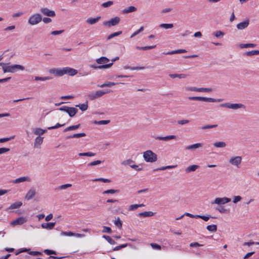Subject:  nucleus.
<instances>
[{"label":"nucleus","instance_id":"59","mask_svg":"<svg viewBox=\"0 0 259 259\" xmlns=\"http://www.w3.org/2000/svg\"><path fill=\"white\" fill-rule=\"evenodd\" d=\"M216 210H218L221 213H227L228 210L223 206H219L216 208Z\"/></svg>","mask_w":259,"mask_h":259},{"label":"nucleus","instance_id":"9","mask_svg":"<svg viewBox=\"0 0 259 259\" xmlns=\"http://www.w3.org/2000/svg\"><path fill=\"white\" fill-rule=\"evenodd\" d=\"M231 201V199L227 197L216 198L211 204H217L218 205L225 204Z\"/></svg>","mask_w":259,"mask_h":259},{"label":"nucleus","instance_id":"60","mask_svg":"<svg viewBox=\"0 0 259 259\" xmlns=\"http://www.w3.org/2000/svg\"><path fill=\"white\" fill-rule=\"evenodd\" d=\"M102 163L101 160H96L88 164V166H94L100 164Z\"/></svg>","mask_w":259,"mask_h":259},{"label":"nucleus","instance_id":"3","mask_svg":"<svg viewBox=\"0 0 259 259\" xmlns=\"http://www.w3.org/2000/svg\"><path fill=\"white\" fill-rule=\"evenodd\" d=\"M41 20V15L39 13H35L29 17L28 20V23L31 25H35L40 22Z\"/></svg>","mask_w":259,"mask_h":259},{"label":"nucleus","instance_id":"58","mask_svg":"<svg viewBox=\"0 0 259 259\" xmlns=\"http://www.w3.org/2000/svg\"><path fill=\"white\" fill-rule=\"evenodd\" d=\"M72 186V185L70 184H66L64 185H62L58 187V189L60 190H64L68 188L71 187Z\"/></svg>","mask_w":259,"mask_h":259},{"label":"nucleus","instance_id":"35","mask_svg":"<svg viewBox=\"0 0 259 259\" xmlns=\"http://www.w3.org/2000/svg\"><path fill=\"white\" fill-rule=\"evenodd\" d=\"M127 246H130V247H132V245L131 244H128V243H126V244H121V245H120L119 246H116L113 249V251H117V250H119L123 248H124L125 247H127Z\"/></svg>","mask_w":259,"mask_h":259},{"label":"nucleus","instance_id":"29","mask_svg":"<svg viewBox=\"0 0 259 259\" xmlns=\"http://www.w3.org/2000/svg\"><path fill=\"white\" fill-rule=\"evenodd\" d=\"M186 52H187V51L186 50L180 49V50H175V51H172L171 52H168L167 53H163V54H165V55H172V54H180V53H186Z\"/></svg>","mask_w":259,"mask_h":259},{"label":"nucleus","instance_id":"32","mask_svg":"<svg viewBox=\"0 0 259 259\" xmlns=\"http://www.w3.org/2000/svg\"><path fill=\"white\" fill-rule=\"evenodd\" d=\"M154 213L152 211H144L138 214L139 216L142 217H152Z\"/></svg>","mask_w":259,"mask_h":259},{"label":"nucleus","instance_id":"48","mask_svg":"<svg viewBox=\"0 0 259 259\" xmlns=\"http://www.w3.org/2000/svg\"><path fill=\"white\" fill-rule=\"evenodd\" d=\"M122 33V31H118V32H114V33H113L111 34H110L108 37H107V39H110L115 36H117L120 34H121Z\"/></svg>","mask_w":259,"mask_h":259},{"label":"nucleus","instance_id":"16","mask_svg":"<svg viewBox=\"0 0 259 259\" xmlns=\"http://www.w3.org/2000/svg\"><path fill=\"white\" fill-rule=\"evenodd\" d=\"M31 178L28 176H26V177H20V178H17V179L14 180L13 181V183H16V184H18V183H22L24 182H31Z\"/></svg>","mask_w":259,"mask_h":259},{"label":"nucleus","instance_id":"27","mask_svg":"<svg viewBox=\"0 0 259 259\" xmlns=\"http://www.w3.org/2000/svg\"><path fill=\"white\" fill-rule=\"evenodd\" d=\"M46 132H47V130H43L41 128H36L34 130V131H33V133L35 135H38V136L42 135Z\"/></svg>","mask_w":259,"mask_h":259},{"label":"nucleus","instance_id":"42","mask_svg":"<svg viewBox=\"0 0 259 259\" xmlns=\"http://www.w3.org/2000/svg\"><path fill=\"white\" fill-rule=\"evenodd\" d=\"M159 27L161 28H163L164 29H167L172 28L174 27V25L173 24L162 23L160 24Z\"/></svg>","mask_w":259,"mask_h":259},{"label":"nucleus","instance_id":"34","mask_svg":"<svg viewBox=\"0 0 259 259\" xmlns=\"http://www.w3.org/2000/svg\"><path fill=\"white\" fill-rule=\"evenodd\" d=\"M137 10V8L134 6H130L128 8L125 9L123 10L122 12L124 14L129 13L131 12H135Z\"/></svg>","mask_w":259,"mask_h":259},{"label":"nucleus","instance_id":"13","mask_svg":"<svg viewBox=\"0 0 259 259\" xmlns=\"http://www.w3.org/2000/svg\"><path fill=\"white\" fill-rule=\"evenodd\" d=\"M26 219L22 217H19L11 223V225L15 226L17 225H21L26 222Z\"/></svg>","mask_w":259,"mask_h":259},{"label":"nucleus","instance_id":"47","mask_svg":"<svg viewBox=\"0 0 259 259\" xmlns=\"http://www.w3.org/2000/svg\"><path fill=\"white\" fill-rule=\"evenodd\" d=\"M52 78L49 76H46V77H39V76H35V80H40V81H45L47 80H50Z\"/></svg>","mask_w":259,"mask_h":259},{"label":"nucleus","instance_id":"36","mask_svg":"<svg viewBox=\"0 0 259 259\" xmlns=\"http://www.w3.org/2000/svg\"><path fill=\"white\" fill-rule=\"evenodd\" d=\"M22 203L21 202H16L10 205L9 207V209H16L19 208L21 206H22Z\"/></svg>","mask_w":259,"mask_h":259},{"label":"nucleus","instance_id":"23","mask_svg":"<svg viewBox=\"0 0 259 259\" xmlns=\"http://www.w3.org/2000/svg\"><path fill=\"white\" fill-rule=\"evenodd\" d=\"M100 19V16H98L96 18H89L86 20V22L89 24L93 25L97 23Z\"/></svg>","mask_w":259,"mask_h":259},{"label":"nucleus","instance_id":"46","mask_svg":"<svg viewBox=\"0 0 259 259\" xmlns=\"http://www.w3.org/2000/svg\"><path fill=\"white\" fill-rule=\"evenodd\" d=\"M103 237L105 238L108 243H109L110 244H115L116 242L114 240H113L110 236L104 235L103 236Z\"/></svg>","mask_w":259,"mask_h":259},{"label":"nucleus","instance_id":"51","mask_svg":"<svg viewBox=\"0 0 259 259\" xmlns=\"http://www.w3.org/2000/svg\"><path fill=\"white\" fill-rule=\"evenodd\" d=\"M119 192L118 190H114V189H109L106 190L103 192V194H114L115 193H118Z\"/></svg>","mask_w":259,"mask_h":259},{"label":"nucleus","instance_id":"6","mask_svg":"<svg viewBox=\"0 0 259 259\" xmlns=\"http://www.w3.org/2000/svg\"><path fill=\"white\" fill-rule=\"evenodd\" d=\"M107 93H108V92H105L102 90L97 91L95 92L89 94L88 95V98L90 100H93L103 96L104 95Z\"/></svg>","mask_w":259,"mask_h":259},{"label":"nucleus","instance_id":"2","mask_svg":"<svg viewBox=\"0 0 259 259\" xmlns=\"http://www.w3.org/2000/svg\"><path fill=\"white\" fill-rule=\"evenodd\" d=\"M144 160L148 162H154L157 159V155L151 150H147L144 152Z\"/></svg>","mask_w":259,"mask_h":259},{"label":"nucleus","instance_id":"26","mask_svg":"<svg viewBox=\"0 0 259 259\" xmlns=\"http://www.w3.org/2000/svg\"><path fill=\"white\" fill-rule=\"evenodd\" d=\"M86 136V134L84 133L74 134L73 135L68 136L66 137V139H69L71 138H78L80 137H83Z\"/></svg>","mask_w":259,"mask_h":259},{"label":"nucleus","instance_id":"20","mask_svg":"<svg viewBox=\"0 0 259 259\" xmlns=\"http://www.w3.org/2000/svg\"><path fill=\"white\" fill-rule=\"evenodd\" d=\"M44 137H41L40 136L37 137L34 142V147L35 148H40V145L42 143Z\"/></svg>","mask_w":259,"mask_h":259},{"label":"nucleus","instance_id":"15","mask_svg":"<svg viewBox=\"0 0 259 259\" xmlns=\"http://www.w3.org/2000/svg\"><path fill=\"white\" fill-rule=\"evenodd\" d=\"M249 24V20L248 19H246L244 21L238 23L236 27L238 30H243L247 28Z\"/></svg>","mask_w":259,"mask_h":259},{"label":"nucleus","instance_id":"44","mask_svg":"<svg viewBox=\"0 0 259 259\" xmlns=\"http://www.w3.org/2000/svg\"><path fill=\"white\" fill-rule=\"evenodd\" d=\"M255 46L256 45L254 44H245L240 45V47L241 48H254Z\"/></svg>","mask_w":259,"mask_h":259},{"label":"nucleus","instance_id":"39","mask_svg":"<svg viewBox=\"0 0 259 259\" xmlns=\"http://www.w3.org/2000/svg\"><path fill=\"white\" fill-rule=\"evenodd\" d=\"M208 231L212 232H215L217 231V226L216 225H208L206 227Z\"/></svg>","mask_w":259,"mask_h":259},{"label":"nucleus","instance_id":"28","mask_svg":"<svg viewBox=\"0 0 259 259\" xmlns=\"http://www.w3.org/2000/svg\"><path fill=\"white\" fill-rule=\"evenodd\" d=\"M188 75L185 74H169V76L171 78H175L178 77L180 79L185 78Z\"/></svg>","mask_w":259,"mask_h":259},{"label":"nucleus","instance_id":"18","mask_svg":"<svg viewBox=\"0 0 259 259\" xmlns=\"http://www.w3.org/2000/svg\"><path fill=\"white\" fill-rule=\"evenodd\" d=\"M56 224L55 222H50V223H44L41 224V227L43 229H46L47 230H51L52 229Z\"/></svg>","mask_w":259,"mask_h":259},{"label":"nucleus","instance_id":"50","mask_svg":"<svg viewBox=\"0 0 259 259\" xmlns=\"http://www.w3.org/2000/svg\"><path fill=\"white\" fill-rule=\"evenodd\" d=\"M218 126L217 124L205 125L201 127L202 130L214 128Z\"/></svg>","mask_w":259,"mask_h":259},{"label":"nucleus","instance_id":"4","mask_svg":"<svg viewBox=\"0 0 259 259\" xmlns=\"http://www.w3.org/2000/svg\"><path fill=\"white\" fill-rule=\"evenodd\" d=\"M219 107H223V108H227L229 109H232L234 110H237L240 108H245V106L240 103H226L219 105Z\"/></svg>","mask_w":259,"mask_h":259},{"label":"nucleus","instance_id":"7","mask_svg":"<svg viewBox=\"0 0 259 259\" xmlns=\"http://www.w3.org/2000/svg\"><path fill=\"white\" fill-rule=\"evenodd\" d=\"M120 21V18L119 17H115L111 19L109 21H104L103 23L104 26L110 27L118 25Z\"/></svg>","mask_w":259,"mask_h":259},{"label":"nucleus","instance_id":"41","mask_svg":"<svg viewBox=\"0 0 259 259\" xmlns=\"http://www.w3.org/2000/svg\"><path fill=\"white\" fill-rule=\"evenodd\" d=\"M259 54V51L258 50H252L249 52H246L245 53L244 55L248 56H251L253 55H256Z\"/></svg>","mask_w":259,"mask_h":259},{"label":"nucleus","instance_id":"38","mask_svg":"<svg viewBox=\"0 0 259 259\" xmlns=\"http://www.w3.org/2000/svg\"><path fill=\"white\" fill-rule=\"evenodd\" d=\"M123 68L125 69H130L132 70H143L145 69L144 67H131L129 66H124Z\"/></svg>","mask_w":259,"mask_h":259},{"label":"nucleus","instance_id":"30","mask_svg":"<svg viewBox=\"0 0 259 259\" xmlns=\"http://www.w3.org/2000/svg\"><path fill=\"white\" fill-rule=\"evenodd\" d=\"M109 60L106 57H101L96 60V62L98 64H102L107 63Z\"/></svg>","mask_w":259,"mask_h":259},{"label":"nucleus","instance_id":"5","mask_svg":"<svg viewBox=\"0 0 259 259\" xmlns=\"http://www.w3.org/2000/svg\"><path fill=\"white\" fill-rule=\"evenodd\" d=\"M188 99L190 100L201 101L207 102H220L222 101V99H215L212 98L203 97H189Z\"/></svg>","mask_w":259,"mask_h":259},{"label":"nucleus","instance_id":"1","mask_svg":"<svg viewBox=\"0 0 259 259\" xmlns=\"http://www.w3.org/2000/svg\"><path fill=\"white\" fill-rule=\"evenodd\" d=\"M0 66H2V69L4 73H15L18 70H24L25 69V67L23 66L18 64H14L9 66L8 65V64L1 63Z\"/></svg>","mask_w":259,"mask_h":259},{"label":"nucleus","instance_id":"62","mask_svg":"<svg viewBox=\"0 0 259 259\" xmlns=\"http://www.w3.org/2000/svg\"><path fill=\"white\" fill-rule=\"evenodd\" d=\"M61 234L64 236H73L74 235V233H73L72 232H61Z\"/></svg>","mask_w":259,"mask_h":259},{"label":"nucleus","instance_id":"64","mask_svg":"<svg viewBox=\"0 0 259 259\" xmlns=\"http://www.w3.org/2000/svg\"><path fill=\"white\" fill-rule=\"evenodd\" d=\"M242 199V197L240 196H235L233 198V202L234 203H237Z\"/></svg>","mask_w":259,"mask_h":259},{"label":"nucleus","instance_id":"31","mask_svg":"<svg viewBox=\"0 0 259 259\" xmlns=\"http://www.w3.org/2000/svg\"><path fill=\"white\" fill-rule=\"evenodd\" d=\"M76 107H78L82 111L87 110L88 108V103L87 101L85 103L79 104L75 106Z\"/></svg>","mask_w":259,"mask_h":259},{"label":"nucleus","instance_id":"21","mask_svg":"<svg viewBox=\"0 0 259 259\" xmlns=\"http://www.w3.org/2000/svg\"><path fill=\"white\" fill-rule=\"evenodd\" d=\"M203 145L202 143H196L186 147L185 149L189 150H194L196 149L202 147Z\"/></svg>","mask_w":259,"mask_h":259},{"label":"nucleus","instance_id":"12","mask_svg":"<svg viewBox=\"0 0 259 259\" xmlns=\"http://www.w3.org/2000/svg\"><path fill=\"white\" fill-rule=\"evenodd\" d=\"M36 189L34 187L31 188L27 192L25 199L27 200H30L32 199L36 194Z\"/></svg>","mask_w":259,"mask_h":259},{"label":"nucleus","instance_id":"43","mask_svg":"<svg viewBox=\"0 0 259 259\" xmlns=\"http://www.w3.org/2000/svg\"><path fill=\"white\" fill-rule=\"evenodd\" d=\"M110 122V121L109 120H100V121L95 120L94 121V123L96 124L102 125V124H107Z\"/></svg>","mask_w":259,"mask_h":259},{"label":"nucleus","instance_id":"25","mask_svg":"<svg viewBox=\"0 0 259 259\" xmlns=\"http://www.w3.org/2000/svg\"><path fill=\"white\" fill-rule=\"evenodd\" d=\"M199 165H191L189 166L185 169V171L186 173H189L191 172L195 171L197 168H199Z\"/></svg>","mask_w":259,"mask_h":259},{"label":"nucleus","instance_id":"61","mask_svg":"<svg viewBox=\"0 0 259 259\" xmlns=\"http://www.w3.org/2000/svg\"><path fill=\"white\" fill-rule=\"evenodd\" d=\"M113 4V2L112 1H108L106 3H103L101 6L104 8H108L112 5Z\"/></svg>","mask_w":259,"mask_h":259},{"label":"nucleus","instance_id":"17","mask_svg":"<svg viewBox=\"0 0 259 259\" xmlns=\"http://www.w3.org/2000/svg\"><path fill=\"white\" fill-rule=\"evenodd\" d=\"M177 136L175 135H169L165 137L157 136L155 137L156 140H162L164 141H167L172 139H176Z\"/></svg>","mask_w":259,"mask_h":259},{"label":"nucleus","instance_id":"33","mask_svg":"<svg viewBox=\"0 0 259 259\" xmlns=\"http://www.w3.org/2000/svg\"><path fill=\"white\" fill-rule=\"evenodd\" d=\"M213 145L217 148H224L226 146V144L224 142L220 141L214 143Z\"/></svg>","mask_w":259,"mask_h":259},{"label":"nucleus","instance_id":"14","mask_svg":"<svg viewBox=\"0 0 259 259\" xmlns=\"http://www.w3.org/2000/svg\"><path fill=\"white\" fill-rule=\"evenodd\" d=\"M64 70V75L66 74H68L70 76H73L75 75L77 73V71L76 69H74L73 68H71L70 67H64L63 68Z\"/></svg>","mask_w":259,"mask_h":259},{"label":"nucleus","instance_id":"63","mask_svg":"<svg viewBox=\"0 0 259 259\" xmlns=\"http://www.w3.org/2000/svg\"><path fill=\"white\" fill-rule=\"evenodd\" d=\"M44 252L48 255L56 254H57V252L53 250H49V249H45L44 250Z\"/></svg>","mask_w":259,"mask_h":259},{"label":"nucleus","instance_id":"19","mask_svg":"<svg viewBox=\"0 0 259 259\" xmlns=\"http://www.w3.org/2000/svg\"><path fill=\"white\" fill-rule=\"evenodd\" d=\"M78 112V109L75 107H68L66 113L68 114L70 117H73Z\"/></svg>","mask_w":259,"mask_h":259},{"label":"nucleus","instance_id":"10","mask_svg":"<svg viewBox=\"0 0 259 259\" xmlns=\"http://www.w3.org/2000/svg\"><path fill=\"white\" fill-rule=\"evenodd\" d=\"M40 12L45 16L48 17H54L56 16L55 12L47 8H42L40 9Z\"/></svg>","mask_w":259,"mask_h":259},{"label":"nucleus","instance_id":"52","mask_svg":"<svg viewBox=\"0 0 259 259\" xmlns=\"http://www.w3.org/2000/svg\"><path fill=\"white\" fill-rule=\"evenodd\" d=\"M133 163L134 161L132 159H129L122 161L121 163L122 165H129L130 166V165H132V163Z\"/></svg>","mask_w":259,"mask_h":259},{"label":"nucleus","instance_id":"53","mask_svg":"<svg viewBox=\"0 0 259 259\" xmlns=\"http://www.w3.org/2000/svg\"><path fill=\"white\" fill-rule=\"evenodd\" d=\"M150 245L152 247V248L154 249L159 250H161V246L156 243H150Z\"/></svg>","mask_w":259,"mask_h":259},{"label":"nucleus","instance_id":"22","mask_svg":"<svg viewBox=\"0 0 259 259\" xmlns=\"http://www.w3.org/2000/svg\"><path fill=\"white\" fill-rule=\"evenodd\" d=\"M124 84V83H122V82L115 83V82H113L107 81V82H105V83H104L103 84H102L101 85H98V87H99L100 88L111 87L113 85H115L116 84Z\"/></svg>","mask_w":259,"mask_h":259},{"label":"nucleus","instance_id":"57","mask_svg":"<svg viewBox=\"0 0 259 259\" xmlns=\"http://www.w3.org/2000/svg\"><path fill=\"white\" fill-rule=\"evenodd\" d=\"M14 137H15V136H13L9 138H1L0 139V143H2L8 142L9 141H10V140L13 139L14 138Z\"/></svg>","mask_w":259,"mask_h":259},{"label":"nucleus","instance_id":"49","mask_svg":"<svg viewBox=\"0 0 259 259\" xmlns=\"http://www.w3.org/2000/svg\"><path fill=\"white\" fill-rule=\"evenodd\" d=\"M211 88H198V92H211L212 91Z\"/></svg>","mask_w":259,"mask_h":259},{"label":"nucleus","instance_id":"40","mask_svg":"<svg viewBox=\"0 0 259 259\" xmlns=\"http://www.w3.org/2000/svg\"><path fill=\"white\" fill-rule=\"evenodd\" d=\"M144 206V204H132L129 206L128 210H131V211H133V210H134L137 209L138 208H139L140 207H142V206Z\"/></svg>","mask_w":259,"mask_h":259},{"label":"nucleus","instance_id":"8","mask_svg":"<svg viewBox=\"0 0 259 259\" xmlns=\"http://www.w3.org/2000/svg\"><path fill=\"white\" fill-rule=\"evenodd\" d=\"M242 161V157L240 156H237L231 157L229 160V163L232 165H234L237 168L240 167V164Z\"/></svg>","mask_w":259,"mask_h":259},{"label":"nucleus","instance_id":"24","mask_svg":"<svg viewBox=\"0 0 259 259\" xmlns=\"http://www.w3.org/2000/svg\"><path fill=\"white\" fill-rule=\"evenodd\" d=\"M112 63H110L109 64H103V65H100V66H96L95 65H92L91 66V67L94 69H97V68L106 69V68H108L110 67L111 66H112Z\"/></svg>","mask_w":259,"mask_h":259},{"label":"nucleus","instance_id":"45","mask_svg":"<svg viewBox=\"0 0 259 259\" xmlns=\"http://www.w3.org/2000/svg\"><path fill=\"white\" fill-rule=\"evenodd\" d=\"M78 155L79 156H90V157H92V156H95V153L91 152H85V153H79L78 154Z\"/></svg>","mask_w":259,"mask_h":259},{"label":"nucleus","instance_id":"55","mask_svg":"<svg viewBox=\"0 0 259 259\" xmlns=\"http://www.w3.org/2000/svg\"><path fill=\"white\" fill-rule=\"evenodd\" d=\"M93 181H101V182H102L104 183H110L111 182L110 180L107 179H105V178H102L95 179Z\"/></svg>","mask_w":259,"mask_h":259},{"label":"nucleus","instance_id":"54","mask_svg":"<svg viewBox=\"0 0 259 259\" xmlns=\"http://www.w3.org/2000/svg\"><path fill=\"white\" fill-rule=\"evenodd\" d=\"M65 124V123H64V124H60L59 123H57L54 126H50V127H48V129L49 130H54V129L58 128H59L60 127L64 126Z\"/></svg>","mask_w":259,"mask_h":259},{"label":"nucleus","instance_id":"56","mask_svg":"<svg viewBox=\"0 0 259 259\" xmlns=\"http://www.w3.org/2000/svg\"><path fill=\"white\" fill-rule=\"evenodd\" d=\"M114 224L118 228H121L122 227V223L119 217H118L117 219L114 221Z\"/></svg>","mask_w":259,"mask_h":259},{"label":"nucleus","instance_id":"11","mask_svg":"<svg viewBox=\"0 0 259 259\" xmlns=\"http://www.w3.org/2000/svg\"><path fill=\"white\" fill-rule=\"evenodd\" d=\"M63 72V68L62 69L53 68L49 69V72L50 74H54L56 76H62L63 75H64Z\"/></svg>","mask_w":259,"mask_h":259},{"label":"nucleus","instance_id":"37","mask_svg":"<svg viewBox=\"0 0 259 259\" xmlns=\"http://www.w3.org/2000/svg\"><path fill=\"white\" fill-rule=\"evenodd\" d=\"M79 127H80V124H78L74 125H71V126H68V127L65 128L64 130V132H67V131H69L75 130L76 129L78 128Z\"/></svg>","mask_w":259,"mask_h":259}]
</instances>
